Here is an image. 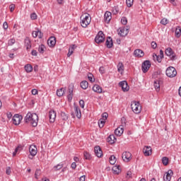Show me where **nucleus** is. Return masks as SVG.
I'll return each mask as SVG.
<instances>
[{"mask_svg": "<svg viewBox=\"0 0 181 181\" xmlns=\"http://www.w3.org/2000/svg\"><path fill=\"white\" fill-rule=\"evenodd\" d=\"M24 119L26 124H30L32 127H37L39 117L36 113H32L30 112H28Z\"/></svg>", "mask_w": 181, "mask_h": 181, "instance_id": "1", "label": "nucleus"}, {"mask_svg": "<svg viewBox=\"0 0 181 181\" xmlns=\"http://www.w3.org/2000/svg\"><path fill=\"white\" fill-rule=\"evenodd\" d=\"M81 26L82 28H87L90 23H91V17L90 14L84 13L81 16Z\"/></svg>", "mask_w": 181, "mask_h": 181, "instance_id": "2", "label": "nucleus"}, {"mask_svg": "<svg viewBox=\"0 0 181 181\" xmlns=\"http://www.w3.org/2000/svg\"><path fill=\"white\" fill-rule=\"evenodd\" d=\"M132 110L134 114H139L142 111V107L139 102L133 101L131 104Z\"/></svg>", "mask_w": 181, "mask_h": 181, "instance_id": "3", "label": "nucleus"}, {"mask_svg": "<svg viewBox=\"0 0 181 181\" xmlns=\"http://www.w3.org/2000/svg\"><path fill=\"white\" fill-rule=\"evenodd\" d=\"M165 74L168 77H170V78H173V77H176L177 75V71L175 67L169 66L165 71Z\"/></svg>", "mask_w": 181, "mask_h": 181, "instance_id": "4", "label": "nucleus"}, {"mask_svg": "<svg viewBox=\"0 0 181 181\" xmlns=\"http://www.w3.org/2000/svg\"><path fill=\"white\" fill-rule=\"evenodd\" d=\"M166 56H168V57H170V60H177V56L176 55V53H175V52H173V49H172L171 47H168L165 49V52Z\"/></svg>", "mask_w": 181, "mask_h": 181, "instance_id": "5", "label": "nucleus"}, {"mask_svg": "<svg viewBox=\"0 0 181 181\" xmlns=\"http://www.w3.org/2000/svg\"><path fill=\"white\" fill-rule=\"evenodd\" d=\"M125 119H122V125L115 130V134L117 136H121V135L124 134V127H125Z\"/></svg>", "mask_w": 181, "mask_h": 181, "instance_id": "6", "label": "nucleus"}, {"mask_svg": "<svg viewBox=\"0 0 181 181\" xmlns=\"http://www.w3.org/2000/svg\"><path fill=\"white\" fill-rule=\"evenodd\" d=\"M105 40V35H104V33H103V31H99L95 38V43H98V45H100V43H103Z\"/></svg>", "mask_w": 181, "mask_h": 181, "instance_id": "7", "label": "nucleus"}, {"mask_svg": "<svg viewBox=\"0 0 181 181\" xmlns=\"http://www.w3.org/2000/svg\"><path fill=\"white\" fill-rule=\"evenodd\" d=\"M149 69H151V62L148 60L144 61L141 65V70L143 73H147Z\"/></svg>", "mask_w": 181, "mask_h": 181, "instance_id": "8", "label": "nucleus"}, {"mask_svg": "<svg viewBox=\"0 0 181 181\" xmlns=\"http://www.w3.org/2000/svg\"><path fill=\"white\" fill-rule=\"evenodd\" d=\"M132 154L129 151H124L122 154L124 162H129L132 159Z\"/></svg>", "mask_w": 181, "mask_h": 181, "instance_id": "9", "label": "nucleus"}, {"mask_svg": "<svg viewBox=\"0 0 181 181\" xmlns=\"http://www.w3.org/2000/svg\"><path fill=\"white\" fill-rule=\"evenodd\" d=\"M74 112L71 113L73 118L77 117L78 119H80L81 118V110H80V108L76 105L74 107Z\"/></svg>", "mask_w": 181, "mask_h": 181, "instance_id": "10", "label": "nucleus"}, {"mask_svg": "<svg viewBox=\"0 0 181 181\" xmlns=\"http://www.w3.org/2000/svg\"><path fill=\"white\" fill-rule=\"evenodd\" d=\"M119 86L124 93L129 90V86H128V82H127V81H120Z\"/></svg>", "mask_w": 181, "mask_h": 181, "instance_id": "11", "label": "nucleus"}, {"mask_svg": "<svg viewBox=\"0 0 181 181\" xmlns=\"http://www.w3.org/2000/svg\"><path fill=\"white\" fill-rule=\"evenodd\" d=\"M74 90V85L71 84L69 86L68 90L69 94L67 95L68 101L70 103L73 100V91Z\"/></svg>", "mask_w": 181, "mask_h": 181, "instance_id": "12", "label": "nucleus"}, {"mask_svg": "<svg viewBox=\"0 0 181 181\" xmlns=\"http://www.w3.org/2000/svg\"><path fill=\"white\" fill-rule=\"evenodd\" d=\"M22 115L16 114L13 117V123L14 124V125H19V124H21V121H22Z\"/></svg>", "mask_w": 181, "mask_h": 181, "instance_id": "13", "label": "nucleus"}, {"mask_svg": "<svg viewBox=\"0 0 181 181\" xmlns=\"http://www.w3.org/2000/svg\"><path fill=\"white\" fill-rule=\"evenodd\" d=\"M143 153L144 156H151L152 155V148L151 146H146L143 148Z\"/></svg>", "mask_w": 181, "mask_h": 181, "instance_id": "14", "label": "nucleus"}, {"mask_svg": "<svg viewBox=\"0 0 181 181\" xmlns=\"http://www.w3.org/2000/svg\"><path fill=\"white\" fill-rule=\"evenodd\" d=\"M172 175H173V171L172 170H169L163 176L164 181H170L172 179Z\"/></svg>", "mask_w": 181, "mask_h": 181, "instance_id": "15", "label": "nucleus"}, {"mask_svg": "<svg viewBox=\"0 0 181 181\" xmlns=\"http://www.w3.org/2000/svg\"><path fill=\"white\" fill-rule=\"evenodd\" d=\"M29 152L31 156H36L37 154V148L35 145H31L29 148Z\"/></svg>", "mask_w": 181, "mask_h": 181, "instance_id": "16", "label": "nucleus"}, {"mask_svg": "<svg viewBox=\"0 0 181 181\" xmlns=\"http://www.w3.org/2000/svg\"><path fill=\"white\" fill-rule=\"evenodd\" d=\"M95 154L98 158H101L103 156V150H101V148L100 146H97L94 148Z\"/></svg>", "mask_w": 181, "mask_h": 181, "instance_id": "17", "label": "nucleus"}, {"mask_svg": "<svg viewBox=\"0 0 181 181\" xmlns=\"http://www.w3.org/2000/svg\"><path fill=\"white\" fill-rule=\"evenodd\" d=\"M49 122H54L56 121V112L54 110H50L49 112Z\"/></svg>", "mask_w": 181, "mask_h": 181, "instance_id": "18", "label": "nucleus"}, {"mask_svg": "<svg viewBox=\"0 0 181 181\" xmlns=\"http://www.w3.org/2000/svg\"><path fill=\"white\" fill-rule=\"evenodd\" d=\"M47 45L49 47H54L56 45V37H50L47 40Z\"/></svg>", "mask_w": 181, "mask_h": 181, "instance_id": "19", "label": "nucleus"}, {"mask_svg": "<svg viewBox=\"0 0 181 181\" xmlns=\"http://www.w3.org/2000/svg\"><path fill=\"white\" fill-rule=\"evenodd\" d=\"M134 55L135 56V57H144L145 53H144V51H142V49H138L134 50Z\"/></svg>", "mask_w": 181, "mask_h": 181, "instance_id": "20", "label": "nucleus"}, {"mask_svg": "<svg viewBox=\"0 0 181 181\" xmlns=\"http://www.w3.org/2000/svg\"><path fill=\"white\" fill-rule=\"evenodd\" d=\"M129 32V31L128 30V28H123L120 29L118 35H119V36H122V37H124V36H127V35H128Z\"/></svg>", "mask_w": 181, "mask_h": 181, "instance_id": "21", "label": "nucleus"}, {"mask_svg": "<svg viewBox=\"0 0 181 181\" xmlns=\"http://www.w3.org/2000/svg\"><path fill=\"white\" fill-rule=\"evenodd\" d=\"M107 142L112 145V144H115L117 142V139L115 138V136L114 134H110L107 139Z\"/></svg>", "mask_w": 181, "mask_h": 181, "instance_id": "22", "label": "nucleus"}, {"mask_svg": "<svg viewBox=\"0 0 181 181\" xmlns=\"http://www.w3.org/2000/svg\"><path fill=\"white\" fill-rule=\"evenodd\" d=\"M92 90L95 92V93H98V94H101V93H103V88H101V86H100L99 85H94Z\"/></svg>", "mask_w": 181, "mask_h": 181, "instance_id": "23", "label": "nucleus"}, {"mask_svg": "<svg viewBox=\"0 0 181 181\" xmlns=\"http://www.w3.org/2000/svg\"><path fill=\"white\" fill-rule=\"evenodd\" d=\"M114 43L112 42V38L111 37H108L105 42V45L108 49H111Z\"/></svg>", "mask_w": 181, "mask_h": 181, "instance_id": "24", "label": "nucleus"}, {"mask_svg": "<svg viewBox=\"0 0 181 181\" xmlns=\"http://www.w3.org/2000/svg\"><path fill=\"white\" fill-rule=\"evenodd\" d=\"M77 49V45H70V47L69 49V52L67 54L68 57H70L73 53H74V49Z\"/></svg>", "mask_w": 181, "mask_h": 181, "instance_id": "25", "label": "nucleus"}, {"mask_svg": "<svg viewBox=\"0 0 181 181\" xmlns=\"http://www.w3.org/2000/svg\"><path fill=\"white\" fill-rule=\"evenodd\" d=\"M154 88L156 90L157 92L160 91V81L156 80L153 83Z\"/></svg>", "mask_w": 181, "mask_h": 181, "instance_id": "26", "label": "nucleus"}, {"mask_svg": "<svg viewBox=\"0 0 181 181\" xmlns=\"http://www.w3.org/2000/svg\"><path fill=\"white\" fill-rule=\"evenodd\" d=\"M112 170L115 175H119L121 173V167L119 165H115L112 168Z\"/></svg>", "mask_w": 181, "mask_h": 181, "instance_id": "27", "label": "nucleus"}, {"mask_svg": "<svg viewBox=\"0 0 181 181\" xmlns=\"http://www.w3.org/2000/svg\"><path fill=\"white\" fill-rule=\"evenodd\" d=\"M25 46L27 49V50H29V49H30L32 47V44L30 42V40L29 38H25Z\"/></svg>", "mask_w": 181, "mask_h": 181, "instance_id": "28", "label": "nucleus"}, {"mask_svg": "<svg viewBox=\"0 0 181 181\" xmlns=\"http://www.w3.org/2000/svg\"><path fill=\"white\" fill-rule=\"evenodd\" d=\"M64 91H66V89H64V88H61L60 89H58L57 90V95L58 97H63V95H64Z\"/></svg>", "mask_w": 181, "mask_h": 181, "instance_id": "29", "label": "nucleus"}, {"mask_svg": "<svg viewBox=\"0 0 181 181\" xmlns=\"http://www.w3.org/2000/svg\"><path fill=\"white\" fill-rule=\"evenodd\" d=\"M117 71L121 74L124 73V64H122V62H119L117 65Z\"/></svg>", "mask_w": 181, "mask_h": 181, "instance_id": "30", "label": "nucleus"}, {"mask_svg": "<svg viewBox=\"0 0 181 181\" xmlns=\"http://www.w3.org/2000/svg\"><path fill=\"white\" fill-rule=\"evenodd\" d=\"M105 22H110L111 21V12L107 11L104 16Z\"/></svg>", "mask_w": 181, "mask_h": 181, "instance_id": "31", "label": "nucleus"}, {"mask_svg": "<svg viewBox=\"0 0 181 181\" xmlns=\"http://www.w3.org/2000/svg\"><path fill=\"white\" fill-rule=\"evenodd\" d=\"M109 162L110 165H115L117 162V158L115 157V156L114 155L110 156V157L109 158Z\"/></svg>", "mask_w": 181, "mask_h": 181, "instance_id": "32", "label": "nucleus"}, {"mask_svg": "<svg viewBox=\"0 0 181 181\" xmlns=\"http://www.w3.org/2000/svg\"><path fill=\"white\" fill-rule=\"evenodd\" d=\"M81 87L83 88V90H87V88H88V82H87V81H81Z\"/></svg>", "mask_w": 181, "mask_h": 181, "instance_id": "33", "label": "nucleus"}, {"mask_svg": "<svg viewBox=\"0 0 181 181\" xmlns=\"http://www.w3.org/2000/svg\"><path fill=\"white\" fill-rule=\"evenodd\" d=\"M24 69L26 71V73H32V71L33 70V67H32V65L28 64L24 66Z\"/></svg>", "mask_w": 181, "mask_h": 181, "instance_id": "34", "label": "nucleus"}, {"mask_svg": "<svg viewBox=\"0 0 181 181\" xmlns=\"http://www.w3.org/2000/svg\"><path fill=\"white\" fill-rule=\"evenodd\" d=\"M153 59L154 62H158V63H161L163 58H161L159 55H157L156 54H153Z\"/></svg>", "mask_w": 181, "mask_h": 181, "instance_id": "35", "label": "nucleus"}, {"mask_svg": "<svg viewBox=\"0 0 181 181\" xmlns=\"http://www.w3.org/2000/svg\"><path fill=\"white\" fill-rule=\"evenodd\" d=\"M32 35H33V37H36L37 36H38L40 39H41L42 37V32H40V30L33 31Z\"/></svg>", "mask_w": 181, "mask_h": 181, "instance_id": "36", "label": "nucleus"}, {"mask_svg": "<svg viewBox=\"0 0 181 181\" xmlns=\"http://www.w3.org/2000/svg\"><path fill=\"white\" fill-rule=\"evenodd\" d=\"M180 35H181V28L180 26H177L175 30V36L177 37H180Z\"/></svg>", "mask_w": 181, "mask_h": 181, "instance_id": "37", "label": "nucleus"}, {"mask_svg": "<svg viewBox=\"0 0 181 181\" xmlns=\"http://www.w3.org/2000/svg\"><path fill=\"white\" fill-rule=\"evenodd\" d=\"M45 49H46V47H45V45H40L38 47V52L41 54H43L45 53Z\"/></svg>", "mask_w": 181, "mask_h": 181, "instance_id": "38", "label": "nucleus"}, {"mask_svg": "<svg viewBox=\"0 0 181 181\" xmlns=\"http://www.w3.org/2000/svg\"><path fill=\"white\" fill-rule=\"evenodd\" d=\"M63 168V164L62 163H59L57 164V165L53 167V170H54V172H57V170H60V169H62Z\"/></svg>", "mask_w": 181, "mask_h": 181, "instance_id": "39", "label": "nucleus"}, {"mask_svg": "<svg viewBox=\"0 0 181 181\" xmlns=\"http://www.w3.org/2000/svg\"><path fill=\"white\" fill-rule=\"evenodd\" d=\"M61 118L63 119V121H67V119H69V116L67 114H66V112H61Z\"/></svg>", "mask_w": 181, "mask_h": 181, "instance_id": "40", "label": "nucleus"}, {"mask_svg": "<svg viewBox=\"0 0 181 181\" xmlns=\"http://www.w3.org/2000/svg\"><path fill=\"white\" fill-rule=\"evenodd\" d=\"M162 163L164 165V166H166L168 163H169V158H168V157H163Z\"/></svg>", "mask_w": 181, "mask_h": 181, "instance_id": "41", "label": "nucleus"}, {"mask_svg": "<svg viewBox=\"0 0 181 181\" xmlns=\"http://www.w3.org/2000/svg\"><path fill=\"white\" fill-rule=\"evenodd\" d=\"M105 124V119H100L98 121V126L100 128H103L104 127V124Z\"/></svg>", "mask_w": 181, "mask_h": 181, "instance_id": "42", "label": "nucleus"}, {"mask_svg": "<svg viewBox=\"0 0 181 181\" xmlns=\"http://www.w3.org/2000/svg\"><path fill=\"white\" fill-rule=\"evenodd\" d=\"M83 156L85 158V159L90 160V159H91V154H90V153L85 151L83 153Z\"/></svg>", "mask_w": 181, "mask_h": 181, "instance_id": "43", "label": "nucleus"}, {"mask_svg": "<svg viewBox=\"0 0 181 181\" xmlns=\"http://www.w3.org/2000/svg\"><path fill=\"white\" fill-rule=\"evenodd\" d=\"M88 78L89 81H90V83H94V81H95L94 76L92 75V74L89 73L88 74Z\"/></svg>", "mask_w": 181, "mask_h": 181, "instance_id": "44", "label": "nucleus"}, {"mask_svg": "<svg viewBox=\"0 0 181 181\" xmlns=\"http://www.w3.org/2000/svg\"><path fill=\"white\" fill-rule=\"evenodd\" d=\"M40 175H41L40 169H37L35 170V179H39V176H40Z\"/></svg>", "mask_w": 181, "mask_h": 181, "instance_id": "45", "label": "nucleus"}, {"mask_svg": "<svg viewBox=\"0 0 181 181\" xmlns=\"http://www.w3.org/2000/svg\"><path fill=\"white\" fill-rule=\"evenodd\" d=\"M126 4L128 8H131L134 5V0H127Z\"/></svg>", "mask_w": 181, "mask_h": 181, "instance_id": "46", "label": "nucleus"}, {"mask_svg": "<svg viewBox=\"0 0 181 181\" xmlns=\"http://www.w3.org/2000/svg\"><path fill=\"white\" fill-rule=\"evenodd\" d=\"M168 23H169V21L168 20V18H163V19L160 21L161 25H168Z\"/></svg>", "mask_w": 181, "mask_h": 181, "instance_id": "47", "label": "nucleus"}, {"mask_svg": "<svg viewBox=\"0 0 181 181\" xmlns=\"http://www.w3.org/2000/svg\"><path fill=\"white\" fill-rule=\"evenodd\" d=\"M121 23L122 25H127L128 23V20L127 19V17H122L121 19Z\"/></svg>", "mask_w": 181, "mask_h": 181, "instance_id": "48", "label": "nucleus"}, {"mask_svg": "<svg viewBox=\"0 0 181 181\" xmlns=\"http://www.w3.org/2000/svg\"><path fill=\"white\" fill-rule=\"evenodd\" d=\"M30 18L32 21H36V19H37V15L36 14V13H32L30 15Z\"/></svg>", "mask_w": 181, "mask_h": 181, "instance_id": "49", "label": "nucleus"}, {"mask_svg": "<svg viewBox=\"0 0 181 181\" xmlns=\"http://www.w3.org/2000/svg\"><path fill=\"white\" fill-rule=\"evenodd\" d=\"M119 11V10L118 9V7L115 6V7L112 8V12L113 15H117V13H118V11Z\"/></svg>", "mask_w": 181, "mask_h": 181, "instance_id": "50", "label": "nucleus"}, {"mask_svg": "<svg viewBox=\"0 0 181 181\" xmlns=\"http://www.w3.org/2000/svg\"><path fill=\"white\" fill-rule=\"evenodd\" d=\"M15 42H16L15 39H13V38L10 39L8 42V46H12V45H15Z\"/></svg>", "mask_w": 181, "mask_h": 181, "instance_id": "51", "label": "nucleus"}, {"mask_svg": "<svg viewBox=\"0 0 181 181\" xmlns=\"http://www.w3.org/2000/svg\"><path fill=\"white\" fill-rule=\"evenodd\" d=\"M99 71L100 74H104L105 73V69L104 66H100L99 69Z\"/></svg>", "mask_w": 181, "mask_h": 181, "instance_id": "52", "label": "nucleus"}, {"mask_svg": "<svg viewBox=\"0 0 181 181\" xmlns=\"http://www.w3.org/2000/svg\"><path fill=\"white\" fill-rule=\"evenodd\" d=\"M151 47L152 49H156V47H158V44H156V42H151Z\"/></svg>", "mask_w": 181, "mask_h": 181, "instance_id": "53", "label": "nucleus"}, {"mask_svg": "<svg viewBox=\"0 0 181 181\" xmlns=\"http://www.w3.org/2000/svg\"><path fill=\"white\" fill-rule=\"evenodd\" d=\"M10 12H13L15 11V4H11L9 6Z\"/></svg>", "mask_w": 181, "mask_h": 181, "instance_id": "54", "label": "nucleus"}, {"mask_svg": "<svg viewBox=\"0 0 181 181\" xmlns=\"http://www.w3.org/2000/svg\"><path fill=\"white\" fill-rule=\"evenodd\" d=\"M79 105H80V107H81V108H84V105H85V104H84V100H81L79 101Z\"/></svg>", "mask_w": 181, "mask_h": 181, "instance_id": "55", "label": "nucleus"}, {"mask_svg": "<svg viewBox=\"0 0 181 181\" xmlns=\"http://www.w3.org/2000/svg\"><path fill=\"white\" fill-rule=\"evenodd\" d=\"M3 28L6 30V29H8V22L5 21L4 23H3Z\"/></svg>", "mask_w": 181, "mask_h": 181, "instance_id": "56", "label": "nucleus"}, {"mask_svg": "<svg viewBox=\"0 0 181 181\" xmlns=\"http://www.w3.org/2000/svg\"><path fill=\"white\" fill-rule=\"evenodd\" d=\"M102 117H103V119H107V118H108V113L107 112H104L103 115H102Z\"/></svg>", "mask_w": 181, "mask_h": 181, "instance_id": "57", "label": "nucleus"}, {"mask_svg": "<svg viewBox=\"0 0 181 181\" xmlns=\"http://www.w3.org/2000/svg\"><path fill=\"white\" fill-rule=\"evenodd\" d=\"M31 93H32L33 95H36L37 94L38 91L37 89H33L31 90Z\"/></svg>", "mask_w": 181, "mask_h": 181, "instance_id": "58", "label": "nucleus"}, {"mask_svg": "<svg viewBox=\"0 0 181 181\" xmlns=\"http://www.w3.org/2000/svg\"><path fill=\"white\" fill-rule=\"evenodd\" d=\"M11 168H10V167H8V168H6V175H11Z\"/></svg>", "mask_w": 181, "mask_h": 181, "instance_id": "59", "label": "nucleus"}, {"mask_svg": "<svg viewBox=\"0 0 181 181\" xmlns=\"http://www.w3.org/2000/svg\"><path fill=\"white\" fill-rule=\"evenodd\" d=\"M71 169H76V168H77V165L76 164V162H74L71 163Z\"/></svg>", "mask_w": 181, "mask_h": 181, "instance_id": "60", "label": "nucleus"}, {"mask_svg": "<svg viewBox=\"0 0 181 181\" xmlns=\"http://www.w3.org/2000/svg\"><path fill=\"white\" fill-rule=\"evenodd\" d=\"M31 54H32V56H37V51L33 49V50L31 52Z\"/></svg>", "mask_w": 181, "mask_h": 181, "instance_id": "61", "label": "nucleus"}, {"mask_svg": "<svg viewBox=\"0 0 181 181\" xmlns=\"http://www.w3.org/2000/svg\"><path fill=\"white\" fill-rule=\"evenodd\" d=\"M161 59H163L164 55H163V50L160 49V54L158 55Z\"/></svg>", "mask_w": 181, "mask_h": 181, "instance_id": "62", "label": "nucleus"}, {"mask_svg": "<svg viewBox=\"0 0 181 181\" xmlns=\"http://www.w3.org/2000/svg\"><path fill=\"white\" fill-rule=\"evenodd\" d=\"M79 181H86V175H82L80 177Z\"/></svg>", "mask_w": 181, "mask_h": 181, "instance_id": "63", "label": "nucleus"}, {"mask_svg": "<svg viewBox=\"0 0 181 181\" xmlns=\"http://www.w3.org/2000/svg\"><path fill=\"white\" fill-rule=\"evenodd\" d=\"M178 94L181 97V86L178 89Z\"/></svg>", "mask_w": 181, "mask_h": 181, "instance_id": "64", "label": "nucleus"}]
</instances>
